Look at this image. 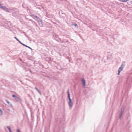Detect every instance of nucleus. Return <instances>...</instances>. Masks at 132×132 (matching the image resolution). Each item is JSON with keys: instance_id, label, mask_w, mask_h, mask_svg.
Returning <instances> with one entry per match:
<instances>
[{"instance_id": "nucleus-1", "label": "nucleus", "mask_w": 132, "mask_h": 132, "mask_svg": "<svg viewBox=\"0 0 132 132\" xmlns=\"http://www.w3.org/2000/svg\"><path fill=\"white\" fill-rule=\"evenodd\" d=\"M67 93L68 97L69 100V106L70 108H72V106L73 103L72 102V100L70 97V94L69 90H68L67 91Z\"/></svg>"}, {"instance_id": "nucleus-2", "label": "nucleus", "mask_w": 132, "mask_h": 132, "mask_svg": "<svg viewBox=\"0 0 132 132\" xmlns=\"http://www.w3.org/2000/svg\"><path fill=\"white\" fill-rule=\"evenodd\" d=\"M124 111V108H121V112L120 113L119 118L121 119V117L122 116L123 114V113Z\"/></svg>"}, {"instance_id": "nucleus-3", "label": "nucleus", "mask_w": 132, "mask_h": 132, "mask_svg": "<svg viewBox=\"0 0 132 132\" xmlns=\"http://www.w3.org/2000/svg\"><path fill=\"white\" fill-rule=\"evenodd\" d=\"M12 97L14 98L17 101L19 102L20 101V99L19 98L16 96L15 95L13 94L12 95Z\"/></svg>"}, {"instance_id": "nucleus-4", "label": "nucleus", "mask_w": 132, "mask_h": 132, "mask_svg": "<svg viewBox=\"0 0 132 132\" xmlns=\"http://www.w3.org/2000/svg\"><path fill=\"white\" fill-rule=\"evenodd\" d=\"M2 9L4 11H6L7 12H10V10L9 9L5 7V6H3Z\"/></svg>"}, {"instance_id": "nucleus-5", "label": "nucleus", "mask_w": 132, "mask_h": 132, "mask_svg": "<svg viewBox=\"0 0 132 132\" xmlns=\"http://www.w3.org/2000/svg\"><path fill=\"white\" fill-rule=\"evenodd\" d=\"M124 64L122 63L121 65V67L119 68L118 71H122V70L123 68L124 67Z\"/></svg>"}, {"instance_id": "nucleus-6", "label": "nucleus", "mask_w": 132, "mask_h": 132, "mask_svg": "<svg viewBox=\"0 0 132 132\" xmlns=\"http://www.w3.org/2000/svg\"><path fill=\"white\" fill-rule=\"evenodd\" d=\"M53 37L54 38V39L56 41H58L56 38H58V36L55 34H54L53 35Z\"/></svg>"}, {"instance_id": "nucleus-7", "label": "nucleus", "mask_w": 132, "mask_h": 132, "mask_svg": "<svg viewBox=\"0 0 132 132\" xmlns=\"http://www.w3.org/2000/svg\"><path fill=\"white\" fill-rule=\"evenodd\" d=\"M20 43L22 45H23V46H25V47H28L29 48L31 49V50H32V49L31 47H30L26 45L25 44H23L22 42H21V43Z\"/></svg>"}, {"instance_id": "nucleus-8", "label": "nucleus", "mask_w": 132, "mask_h": 132, "mask_svg": "<svg viewBox=\"0 0 132 132\" xmlns=\"http://www.w3.org/2000/svg\"><path fill=\"white\" fill-rule=\"evenodd\" d=\"M35 89L37 90V91L41 95V93L40 91L38 89L37 87H35Z\"/></svg>"}, {"instance_id": "nucleus-9", "label": "nucleus", "mask_w": 132, "mask_h": 132, "mask_svg": "<svg viewBox=\"0 0 132 132\" xmlns=\"http://www.w3.org/2000/svg\"><path fill=\"white\" fill-rule=\"evenodd\" d=\"M82 84L84 86H85V81L83 79L82 80Z\"/></svg>"}, {"instance_id": "nucleus-10", "label": "nucleus", "mask_w": 132, "mask_h": 132, "mask_svg": "<svg viewBox=\"0 0 132 132\" xmlns=\"http://www.w3.org/2000/svg\"><path fill=\"white\" fill-rule=\"evenodd\" d=\"M71 25L72 26H75L76 27H78V25H77V24L76 23H72L71 24Z\"/></svg>"}, {"instance_id": "nucleus-11", "label": "nucleus", "mask_w": 132, "mask_h": 132, "mask_svg": "<svg viewBox=\"0 0 132 132\" xmlns=\"http://www.w3.org/2000/svg\"><path fill=\"white\" fill-rule=\"evenodd\" d=\"M7 128L8 129L10 132H12V131L11 129V128L9 126H7Z\"/></svg>"}, {"instance_id": "nucleus-12", "label": "nucleus", "mask_w": 132, "mask_h": 132, "mask_svg": "<svg viewBox=\"0 0 132 132\" xmlns=\"http://www.w3.org/2000/svg\"><path fill=\"white\" fill-rule=\"evenodd\" d=\"M119 0L120 1H121V2H126L127 1H129V0Z\"/></svg>"}, {"instance_id": "nucleus-13", "label": "nucleus", "mask_w": 132, "mask_h": 132, "mask_svg": "<svg viewBox=\"0 0 132 132\" xmlns=\"http://www.w3.org/2000/svg\"><path fill=\"white\" fill-rule=\"evenodd\" d=\"M14 38L15 39L20 43H21V41H20L16 37H15Z\"/></svg>"}, {"instance_id": "nucleus-14", "label": "nucleus", "mask_w": 132, "mask_h": 132, "mask_svg": "<svg viewBox=\"0 0 132 132\" xmlns=\"http://www.w3.org/2000/svg\"><path fill=\"white\" fill-rule=\"evenodd\" d=\"M59 39H60V41L58 40L57 41L58 42H61L62 43H64L63 41V40H61V39L60 38H59Z\"/></svg>"}, {"instance_id": "nucleus-15", "label": "nucleus", "mask_w": 132, "mask_h": 132, "mask_svg": "<svg viewBox=\"0 0 132 132\" xmlns=\"http://www.w3.org/2000/svg\"><path fill=\"white\" fill-rule=\"evenodd\" d=\"M3 114V111L1 110L0 109V115H2Z\"/></svg>"}, {"instance_id": "nucleus-16", "label": "nucleus", "mask_w": 132, "mask_h": 132, "mask_svg": "<svg viewBox=\"0 0 132 132\" xmlns=\"http://www.w3.org/2000/svg\"><path fill=\"white\" fill-rule=\"evenodd\" d=\"M111 55V54H108V58H110V57Z\"/></svg>"}, {"instance_id": "nucleus-17", "label": "nucleus", "mask_w": 132, "mask_h": 132, "mask_svg": "<svg viewBox=\"0 0 132 132\" xmlns=\"http://www.w3.org/2000/svg\"><path fill=\"white\" fill-rule=\"evenodd\" d=\"M13 9L16 12H17L18 11V9L16 8H13Z\"/></svg>"}, {"instance_id": "nucleus-18", "label": "nucleus", "mask_w": 132, "mask_h": 132, "mask_svg": "<svg viewBox=\"0 0 132 132\" xmlns=\"http://www.w3.org/2000/svg\"><path fill=\"white\" fill-rule=\"evenodd\" d=\"M34 17H35L37 18V19H39V18L36 15H35L33 16Z\"/></svg>"}, {"instance_id": "nucleus-19", "label": "nucleus", "mask_w": 132, "mask_h": 132, "mask_svg": "<svg viewBox=\"0 0 132 132\" xmlns=\"http://www.w3.org/2000/svg\"><path fill=\"white\" fill-rule=\"evenodd\" d=\"M6 101L8 104H10V102L9 101H8L7 100H6Z\"/></svg>"}, {"instance_id": "nucleus-20", "label": "nucleus", "mask_w": 132, "mask_h": 132, "mask_svg": "<svg viewBox=\"0 0 132 132\" xmlns=\"http://www.w3.org/2000/svg\"><path fill=\"white\" fill-rule=\"evenodd\" d=\"M3 6H2L1 4H0V8L2 9Z\"/></svg>"}, {"instance_id": "nucleus-21", "label": "nucleus", "mask_w": 132, "mask_h": 132, "mask_svg": "<svg viewBox=\"0 0 132 132\" xmlns=\"http://www.w3.org/2000/svg\"><path fill=\"white\" fill-rule=\"evenodd\" d=\"M38 19H39L38 21L39 22H42V20L41 19H39V18Z\"/></svg>"}, {"instance_id": "nucleus-22", "label": "nucleus", "mask_w": 132, "mask_h": 132, "mask_svg": "<svg viewBox=\"0 0 132 132\" xmlns=\"http://www.w3.org/2000/svg\"><path fill=\"white\" fill-rule=\"evenodd\" d=\"M120 72V71L118 70V75H119V74Z\"/></svg>"}, {"instance_id": "nucleus-23", "label": "nucleus", "mask_w": 132, "mask_h": 132, "mask_svg": "<svg viewBox=\"0 0 132 132\" xmlns=\"http://www.w3.org/2000/svg\"><path fill=\"white\" fill-rule=\"evenodd\" d=\"M17 132H20V130L19 129H18L17 130Z\"/></svg>"}, {"instance_id": "nucleus-24", "label": "nucleus", "mask_w": 132, "mask_h": 132, "mask_svg": "<svg viewBox=\"0 0 132 132\" xmlns=\"http://www.w3.org/2000/svg\"><path fill=\"white\" fill-rule=\"evenodd\" d=\"M10 104L11 106L12 107H13V106L11 104Z\"/></svg>"}, {"instance_id": "nucleus-25", "label": "nucleus", "mask_w": 132, "mask_h": 132, "mask_svg": "<svg viewBox=\"0 0 132 132\" xmlns=\"http://www.w3.org/2000/svg\"><path fill=\"white\" fill-rule=\"evenodd\" d=\"M14 13H12V15L13 16H14Z\"/></svg>"}, {"instance_id": "nucleus-26", "label": "nucleus", "mask_w": 132, "mask_h": 132, "mask_svg": "<svg viewBox=\"0 0 132 132\" xmlns=\"http://www.w3.org/2000/svg\"><path fill=\"white\" fill-rule=\"evenodd\" d=\"M24 34H25V32H22Z\"/></svg>"}, {"instance_id": "nucleus-27", "label": "nucleus", "mask_w": 132, "mask_h": 132, "mask_svg": "<svg viewBox=\"0 0 132 132\" xmlns=\"http://www.w3.org/2000/svg\"><path fill=\"white\" fill-rule=\"evenodd\" d=\"M24 34L25 35V36H26V33H25V34Z\"/></svg>"}, {"instance_id": "nucleus-28", "label": "nucleus", "mask_w": 132, "mask_h": 132, "mask_svg": "<svg viewBox=\"0 0 132 132\" xmlns=\"http://www.w3.org/2000/svg\"><path fill=\"white\" fill-rule=\"evenodd\" d=\"M24 34L25 35V36H26V33H25V34Z\"/></svg>"}, {"instance_id": "nucleus-29", "label": "nucleus", "mask_w": 132, "mask_h": 132, "mask_svg": "<svg viewBox=\"0 0 132 132\" xmlns=\"http://www.w3.org/2000/svg\"><path fill=\"white\" fill-rule=\"evenodd\" d=\"M131 3L132 4V1L131 2Z\"/></svg>"}, {"instance_id": "nucleus-30", "label": "nucleus", "mask_w": 132, "mask_h": 132, "mask_svg": "<svg viewBox=\"0 0 132 132\" xmlns=\"http://www.w3.org/2000/svg\"><path fill=\"white\" fill-rule=\"evenodd\" d=\"M50 60H51V58H50Z\"/></svg>"}]
</instances>
